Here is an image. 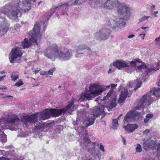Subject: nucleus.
Wrapping results in <instances>:
<instances>
[{"mask_svg":"<svg viewBox=\"0 0 160 160\" xmlns=\"http://www.w3.org/2000/svg\"><path fill=\"white\" fill-rule=\"evenodd\" d=\"M44 54L48 58L52 61L56 58L62 61H67L70 59L72 56V50L64 47L62 49L56 43H50L44 51Z\"/></svg>","mask_w":160,"mask_h":160,"instance_id":"nucleus-1","label":"nucleus"},{"mask_svg":"<svg viewBox=\"0 0 160 160\" xmlns=\"http://www.w3.org/2000/svg\"><path fill=\"white\" fill-rule=\"evenodd\" d=\"M118 12L120 17H112L106 24L113 30L123 28L126 24L125 20L128 19L130 16L129 9L125 5L120 4L118 6Z\"/></svg>","mask_w":160,"mask_h":160,"instance_id":"nucleus-2","label":"nucleus"},{"mask_svg":"<svg viewBox=\"0 0 160 160\" xmlns=\"http://www.w3.org/2000/svg\"><path fill=\"white\" fill-rule=\"evenodd\" d=\"M46 27V24L43 22H36L33 29L32 35L28 40L24 39L21 43L22 47L21 48H28L32 42H36L37 45L40 42L42 37L41 33L44 31Z\"/></svg>","mask_w":160,"mask_h":160,"instance_id":"nucleus-3","label":"nucleus"},{"mask_svg":"<svg viewBox=\"0 0 160 160\" xmlns=\"http://www.w3.org/2000/svg\"><path fill=\"white\" fill-rule=\"evenodd\" d=\"M56 114H57V109H45L41 112H38L36 114L23 116L22 121L26 125H27L28 123L30 124L36 123L38 117L39 120H44L48 119L51 115L55 117L58 116V115H56Z\"/></svg>","mask_w":160,"mask_h":160,"instance_id":"nucleus-4","label":"nucleus"},{"mask_svg":"<svg viewBox=\"0 0 160 160\" xmlns=\"http://www.w3.org/2000/svg\"><path fill=\"white\" fill-rule=\"evenodd\" d=\"M110 85L105 86L104 85H100L98 84L93 83L89 87L90 94L82 93L78 97L79 101H83L87 99L88 100H91L94 98L95 96L100 94L106 88L109 87Z\"/></svg>","mask_w":160,"mask_h":160,"instance_id":"nucleus-5","label":"nucleus"},{"mask_svg":"<svg viewBox=\"0 0 160 160\" xmlns=\"http://www.w3.org/2000/svg\"><path fill=\"white\" fill-rule=\"evenodd\" d=\"M140 62L138 60H135L133 61H128L126 62L124 61L121 60H118L113 63V65L116 67L118 69L125 67V71L127 72L131 73L134 72L136 69L137 72H140L142 71V69H139L138 71H137L138 66H139Z\"/></svg>","mask_w":160,"mask_h":160,"instance_id":"nucleus-6","label":"nucleus"},{"mask_svg":"<svg viewBox=\"0 0 160 160\" xmlns=\"http://www.w3.org/2000/svg\"><path fill=\"white\" fill-rule=\"evenodd\" d=\"M160 68V61L158 62L156 64H154V66L152 68H148L144 64H141L139 66H138V71H139V69H142V72H144V73L142 74V77L140 78L139 79H138L135 81V83H136V88H135L134 89L136 90L137 88H140L142 84L141 80H144L145 78V76L148 73H150L153 71H156L158 70Z\"/></svg>","mask_w":160,"mask_h":160,"instance_id":"nucleus-7","label":"nucleus"},{"mask_svg":"<svg viewBox=\"0 0 160 160\" xmlns=\"http://www.w3.org/2000/svg\"><path fill=\"white\" fill-rule=\"evenodd\" d=\"M75 57L80 58L82 56L91 57L94 55H96V51H92L91 48L87 45L82 44L78 45L76 49Z\"/></svg>","mask_w":160,"mask_h":160,"instance_id":"nucleus-8","label":"nucleus"},{"mask_svg":"<svg viewBox=\"0 0 160 160\" xmlns=\"http://www.w3.org/2000/svg\"><path fill=\"white\" fill-rule=\"evenodd\" d=\"M78 118L76 120V122H73V124L76 126L78 125L79 123H80V122L83 121V123L85 124L86 127H88L94 123L95 118L94 116L92 115L87 116H85L82 113L79 112H78Z\"/></svg>","mask_w":160,"mask_h":160,"instance_id":"nucleus-9","label":"nucleus"},{"mask_svg":"<svg viewBox=\"0 0 160 160\" xmlns=\"http://www.w3.org/2000/svg\"><path fill=\"white\" fill-rule=\"evenodd\" d=\"M141 100V99L138 102L137 105L136 107V109L135 111L132 112H129L126 115L124 118V122H131L134 120L138 119L139 116L141 115V112H138L137 110H142L146 106L149 105H145L142 107L139 106V104Z\"/></svg>","mask_w":160,"mask_h":160,"instance_id":"nucleus-10","label":"nucleus"},{"mask_svg":"<svg viewBox=\"0 0 160 160\" xmlns=\"http://www.w3.org/2000/svg\"><path fill=\"white\" fill-rule=\"evenodd\" d=\"M22 119L20 121L18 117L15 114L9 115L6 119V126H8L11 130H16L20 122L23 123ZM23 123L25 124L23 122Z\"/></svg>","mask_w":160,"mask_h":160,"instance_id":"nucleus-11","label":"nucleus"},{"mask_svg":"<svg viewBox=\"0 0 160 160\" xmlns=\"http://www.w3.org/2000/svg\"><path fill=\"white\" fill-rule=\"evenodd\" d=\"M108 21L105 24V27L102 28L96 32L94 34L95 38L99 40H105L108 39L111 33V27L106 25Z\"/></svg>","mask_w":160,"mask_h":160,"instance_id":"nucleus-12","label":"nucleus"},{"mask_svg":"<svg viewBox=\"0 0 160 160\" xmlns=\"http://www.w3.org/2000/svg\"><path fill=\"white\" fill-rule=\"evenodd\" d=\"M117 84H111V87L112 88L108 92L107 95L105 96L103 98V100H106L107 99H109V98H110V99L111 100V102L110 104V108H112L116 106V97L113 95V88H115L117 86Z\"/></svg>","mask_w":160,"mask_h":160,"instance_id":"nucleus-13","label":"nucleus"},{"mask_svg":"<svg viewBox=\"0 0 160 160\" xmlns=\"http://www.w3.org/2000/svg\"><path fill=\"white\" fill-rule=\"evenodd\" d=\"M73 103L72 102L70 103L66 107L61 109H57L58 116L61 115L62 113H66L67 114H71V112L74 111V109L77 107V106H73Z\"/></svg>","mask_w":160,"mask_h":160,"instance_id":"nucleus-14","label":"nucleus"},{"mask_svg":"<svg viewBox=\"0 0 160 160\" xmlns=\"http://www.w3.org/2000/svg\"><path fill=\"white\" fill-rule=\"evenodd\" d=\"M129 86L128 85L126 88H123L121 91V94L119 97L118 102L120 103H122L124 101L126 98L130 97L132 93V90H128Z\"/></svg>","mask_w":160,"mask_h":160,"instance_id":"nucleus-15","label":"nucleus"},{"mask_svg":"<svg viewBox=\"0 0 160 160\" xmlns=\"http://www.w3.org/2000/svg\"><path fill=\"white\" fill-rule=\"evenodd\" d=\"M22 55V53L19 50V48L17 47L13 49L9 55L10 62L11 63L15 62V59L20 57Z\"/></svg>","mask_w":160,"mask_h":160,"instance_id":"nucleus-16","label":"nucleus"},{"mask_svg":"<svg viewBox=\"0 0 160 160\" xmlns=\"http://www.w3.org/2000/svg\"><path fill=\"white\" fill-rule=\"evenodd\" d=\"M118 3L117 1L107 0L102 4V7L107 9H112L115 8Z\"/></svg>","mask_w":160,"mask_h":160,"instance_id":"nucleus-17","label":"nucleus"},{"mask_svg":"<svg viewBox=\"0 0 160 160\" xmlns=\"http://www.w3.org/2000/svg\"><path fill=\"white\" fill-rule=\"evenodd\" d=\"M104 107L103 106H100L99 107H95L92 109V115L95 118L100 116L104 112Z\"/></svg>","mask_w":160,"mask_h":160,"instance_id":"nucleus-18","label":"nucleus"},{"mask_svg":"<svg viewBox=\"0 0 160 160\" xmlns=\"http://www.w3.org/2000/svg\"><path fill=\"white\" fill-rule=\"evenodd\" d=\"M69 6V5L66 3L58 5L57 6H53L52 8L50 11V15L49 17H50L57 10H59L60 9L62 10L65 9L67 10V8Z\"/></svg>","mask_w":160,"mask_h":160,"instance_id":"nucleus-19","label":"nucleus"},{"mask_svg":"<svg viewBox=\"0 0 160 160\" xmlns=\"http://www.w3.org/2000/svg\"><path fill=\"white\" fill-rule=\"evenodd\" d=\"M156 146V142L153 140L147 141L144 142L143 144L144 149L147 150L150 148H154Z\"/></svg>","mask_w":160,"mask_h":160,"instance_id":"nucleus-20","label":"nucleus"},{"mask_svg":"<svg viewBox=\"0 0 160 160\" xmlns=\"http://www.w3.org/2000/svg\"><path fill=\"white\" fill-rule=\"evenodd\" d=\"M123 128L128 133H131L138 128V125L136 124H128L127 126H124Z\"/></svg>","mask_w":160,"mask_h":160,"instance_id":"nucleus-21","label":"nucleus"},{"mask_svg":"<svg viewBox=\"0 0 160 160\" xmlns=\"http://www.w3.org/2000/svg\"><path fill=\"white\" fill-rule=\"evenodd\" d=\"M83 142L87 143L88 146H91V148L92 149H94L95 147V143L94 142H91L89 140L87 137H84L83 138Z\"/></svg>","mask_w":160,"mask_h":160,"instance_id":"nucleus-22","label":"nucleus"},{"mask_svg":"<svg viewBox=\"0 0 160 160\" xmlns=\"http://www.w3.org/2000/svg\"><path fill=\"white\" fill-rule=\"evenodd\" d=\"M11 78L12 81H15L19 78L18 73L17 72H13L11 73Z\"/></svg>","mask_w":160,"mask_h":160,"instance_id":"nucleus-23","label":"nucleus"},{"mask_svg":"<svg viewBox=\"0 0 160 160\" xmlns=\"http://www.w3.org/2000/svg\"><path fill=\"white\" fill-rule=\"evenodd\" d=\"M85 160H98L99 157L98 156L95 155H91L88 157H86Z\"/></svg>","mask_w":160,"mask_h":160,"instance_id":"nucleus-24","label":"nucleus"},{"mask_svg":"<svg viewBox=\"0 0 160 160\" xmlns=\"http://www.w3.org/2000/svg\"><path fill=\"white\" fill-rule=\"evenodd\" d=\"M153 117V115L152 114H148L146 117L144 119V122L145 123L148 122L149 120L152 118Z\"/></svg>","mask_w":160,"mask_h":160,"instance_id":"nucleus-25","label":"nucleus"},{"mask_svg":"<svg viewBox=\"0 0 160 160\" xmlns=\"http://www.w3.org/2000/svg\"><path fill=\"white\" fill-rule=\"evenodd\" d=\"M118 119H115L113 120L112 128L114 129H116L117 127L118 126Z\"/></svg>","mask_w":160,"mask_h":160,"instance_id":"nucleus-26","label":"nucleus"},{"mask_svg":"<svg viewBox=\"0 0 160 160\" xmlns=\"http://www.w3.org/2000/svg\"><path fill=\"white\" fill-rule=\"evenodd\" d=\"M43 126L41 123H39L38 125V123H36L35 125V129L37 130H41L43 128Z\"/></svg>","mask_w":160,"mask_h":160,"instance_id":"nucleus-27","label":"nucleus"},{"mask_svg":"<svg viewBox=\"0 0 160 160\" xmlns=\"http://www.w3.org/2000/svg\"><path fill=\"white\" fill-rule=\"evenodd\" d=\"M136 152H140L142 151V148L141 146L139 144H137L136 147Z\"/></svg>","mask_w":160,"mask_h":160,"instance_id":"nucleus-28","label":"nucleus"},{"mask_svg":"<svg viewBox=\"0 0 160 160\" xmlns=\"http://www.w3.org/2000/svg\"><path fill=\"white\" fill-rule=\"evenodd\" d=\"M55 68H53L50 70H49L48 71V72L47 73V72H44V74H45L46 75H47L48 74L50 75H52L53 74V72H54V71L55 70Z\"/></svg>","mask_w":160,"mask_h":160,"instance_id":"nucleus-29","label":"nucleus"},{"mask_svg":"<svg viewBox=\"0 0 160 160\" xmlns=\"http://www.w3.org/2000/svg\"><path fill=\"white\" fill-rule=\"evenodd\" d=\"M157 156L159 159H160V143H159L157 145Z\"/></svg>","mask_w":160,"mask_h":160,"instance_id":"nucleus-30","label":"nucleus"},{"mask_svg":"<svg viewBox=\"0 0 160 160\" xmlns=\"http://www.w3.org/2000/svg\"><path fill=\"white\" fill-rule=\"evenodd\" d=\"M151 17L150 16H143L142 18H140L139 19V21L140 22H141L145 20H148L149 18H150Z\"/></svg>","mask_w":160,"mask_h":160,"instance_id":"nucleus-31","label":"nucleus"},{"mask_svg":"<svg viewBox=\"0 0 160 160\" xmlns=\"http://www.w3.org/2000/svg\"><path fill=\"white\" fill-rule=\"evenodd\" d=\"M23 84V82L22 81L21 79H20L19 81L17 82L14 85V86H17L18 87L22 85Z\"/></svg>","mask_w":160,"mask_h":160,"instance_id":"nucleus-32","label":"nucleus"},{"mask_svg":"<svg viewBox=\"0 0 160 160\" xmlns=\"http://www.w3.org/2000/svg\"><path fill=\"white\" fill-rule=\"evenodd\" d=\"M2 136L3 137V138L2 140V142H6L7 140L6 135H4V134H3L2 135Z\"/></svg>","mask_w":160,"mask_h":160,"instance_id":"nucleus-33","label":"nucleus"},{"mask_svg":"<svg viewBox=\"0 0 160 160\" xmlns=\"http://www.w3.org/2000/svg\"><path fill=\"white\" fill-rule=\"evenodd\" d=\"M100 149L101 150L102 152H105V150L104 148V147L102 144H100Z\"/></svg>","mask_w":160,"mask_h":160,"instance_id":"nucleus-34","label":"nucleus"},{"mask_svg":"<svg viewBox=\"0 0 160 160\" xmlns=\"http://www.w3.org/2000/svg\"><path fill=\"white\" fill-rule=\"evenodd\" d=\"M150 132V131L149 129H146V130H145V131H144L142 132V133H143V134H145L148 133Z\"/></svg>","mask_w":160,"mask_h":160,"instance_id":"nucleus-35","label":"nucleus"},{"mask_svg":"<svg viewBox=\"0 0 160 160\" xmlns=\"http://www.w3.org/2000/svg\"><path fill=\"white\" fill-rule=\"evenodd\" d=\"M158 13V11H155L154 12H152L151 15H154L155 17H157V16L156 15Z\"/></svg>","mask_w":160,"mask_h":160,"instance_id":"nucleus-36","label":"nucleus"},{"mask_svg":"<svg viewBox=\"0 0 160 160\" xmlns=\"http://www.w3.org/2000/svg\"><path fill=\"white\" fill-rule=\"evenodd\" d=\"M155 6L154 5H152L151 7V9L152 11H153L155 10Z\"/></svg>","mask_w":160,"mask_h":160,"instance_id":"nucleus-37","label":"nucleus"},{"mask_svg":"<svg viewBox=\"0 0 160 160\" xmlns=\"http://www.w3.org/2000/svg\"><path fill=\"white\" fill-rule=\"evenodd\" d=\"M0 160H10L8 158H6L5 157H2L0 158Z\"/></svg>","mask_w":160,"mask_h":160,"instance_id":"nucleus-38","label":"nucleus"},{"mask_svg":"<svg viewBox=\"0 0 160 160\" xmlns=\"http://www.w3.org/2000/svg\"><path fill=\"white\" fill-rule=\"evenodd\" d=\"M7 89L6 87H4V86H0V89Z\"/></svg>","mask_w":160,"mask_h":160,"instance_id":"nucleus-39","label":"nucleus"},{"mask_svg":"<svg viewBox=\"0 0 160 160\" xmlns=\"http://www.w3.org/2000/svg\"><path fill=\"white\" fill-rule=\"evenodd\" d=\"M155 40L156 41V42H159V41H160V36H159V37L157 38H156L155 39Z\"/></svg>","mask_w":160,"mask_h":160,"instance_id":"nucleus-40","label":"nucleus"},{"mask_svg":"<svg viewBox=\"0 0 160 160\" xmlns=\"http://www.w3.org/2000/svg\"><path fill=\"white\" fill-rule=\"evenodd\" d=\"M145 35V34H140L139 35L140 36H141V37L142 38V39H144V37Z\"/></svg>","mask_w":160,"mask_h":160,"instance_id":"nucleus-41","label":"nucleus"},{"mask_svg":"<svg viewBox=\"0 0 160 160\" xmlns=\"http://www.w3.org/2000/svg\"><path fill=\"white\" fill-rule=\"evenodd\" d=\"M135 36V35L134 34L130 35L128 36V38H133Z\"/></svg>","mask_w":160,"mask_h":160,"instance_id":"nucleus-42","label":"nucleus"},{"mask_svg":"<svg viewBox=\"0 0 160 160\" xmlns=\"http://www.w3.org/2000/svg\"><path fill=\"white\" fill-rule=\"evenodd\" d=\"M6 76V75H4V76H3L2 77H0V81H2L3 79Z\"/></svg>","mask_w":160,"mask_h":160,"instance_id":"nucleus-43","label":"nucleus"},{"mask_svg":"<svg viewBox=\"0 0 160 160\" xmlns=\"http://www.w3.org/2000/svg\"><path fill=\"white\" fill-rule=\"evenodd\" d=\"M40 70H35L33 71V72L35 73V74L37 73Z\"/></svg>","mask_w":160,"mask_h":160,"instance_id":"nucleus-44","label":"nucleus"},{"mask_svg":"<svg viewBox=\"0 0 160 160\" xmlns=\"http://www.w3.org/2000/svg\"><path fill=\"white\" fill-rule=\"evenodd\" d=\"M122 139H123V143H124V144H125V145L126 144V142L125 141V138H123Z\"/></svg>","mask_w":160,"mask_h":160,"instance_id":"nucleus-45","label":"nucleus"},{"mask_svg":"<svg viewBox=\"0 0 160 160\" xmlns=\"http://www.w3.org/2000/svg\"><path fill=\"white\" fill-rule=\"evenodd\" d=\"M148 27H145L144 26H142V27L141 28L142 29H144V30H145L146 29V28H148Z\"/></svg>","mask_w":160,"mask_h":160,"instance_id":"nucleus-46","label":"nucleus"},{"mask_svg":"<svg viewBox=\"0 0 160 160\" xmlns=\"http://www.w3.org/2000/svg\"><path fill=\"white\" fill-rule=\"evenodd\" d=\"M10 97H12V96H10V95H7L5 97H4V98H6Z\"/></svg>","mask_w":160,"mask_h":160,"instance_id":"nucleus-47","label":"nucleus"},{"mask_svg":"<svg viewBox=\"0 0 160 160\" xmlns=\"http://www.w3.org/2000/svg\"><path fill=\"white\" fill-rule=\"evenodd\" d=\"M62 15H66L67 16V15H68L67 14L66 12H63V13H62Z\"/></svg>","mask_w":160,"mask_h":160,"instance_id":"nucleus-48","label":"nucleus"},{"mask_svg":"<svg viewBox=\"0 0 160 160\" xmlns=\"http://www.w3.org/2000/svg\"><path fill=\"white\" fill-rule=\"evenodd\" d=\"M5 73V72L4 71H2L1 72V73Z\"/></svg>","mask_w":160,"mask_h":160,"instance_id":"nucleus-49","label":"nucleus"},{"mask_svg":"<svg viewBox=\"0 0 160 160\" xmlns=\"http://www.w3.org/2000/svg\"><path fill=\"white\" fill-rule=\"evenodd\" d=\"M111 69H110L109 70L108 72V73H111Z\"/></svg>","mask_w":160,"mask_h":160,"instance_id":"nucleus-50","label":"nucleus"},{"mask_svg":"<svg viewBox=\"0 0 160 160\" xmlns=\"http://www.w3.org/2000/svg\"><path fill=\"white\" fill-rule=\"evenodd\" d=\"M122 114H120V116H119V117L118 118V119H119V118L120 117H121V116H122Z\"/></svg>","mask_w":160,"mask_h":160,"instance_id":"nucleus-51","label":"nucleus"},{"mask_svg":"<svg viewBox=\"0 0 160 160\" xmlns=\"http://www.w3.org/2000/svg\"><path fill=\"white\" fill-rule=\"evenodd\" d=\"M89 105H86V108H89Z\"/></svg>","mask_w":160,"mask_h":160,"instance_id":"nucleus-52","label":"nucleus"},{"mask_svg":"<svg viewBox=\"0 0 160 160\" xmlns=\"http://www.w3.org/2000/svg\"><path fill=\"white\" fill-rule=\"evenodd\" d=\"M99 99L98 98H97L96 99H95V101H98L99 100Z\"/></svg>","mask_w":160,"mask_h":160,"instance_id":"nucleus-53","label":"nucleus"},{"mask_svg":"<svg viewBox=\"0 0 160 160\" xmlns=\"http://www.w3.org/2000/svg\"><path fill=\"white\" fill-rule=\"evenodd\" d=\"M130 86H131L130 87H131V88H132V86H131V85H130Z\"/></svg>","mask_w":160,"mask_h":160,"instance_id":"nucleus-54","label":"nucleus"},{"mask_svg":"<svg viewBox=\"0 0 160 160\" xmlns=\"http://www.w3.org/2000/svg\"><path fill=\"white\" fill-rule=\"evenodd\" d=\"M59 88H61V86H59Z\"/></svg>","mask_w":160,"mask_h":160,"instance_id":"nucleus-55","label":"nucleus"}]
</instances>
